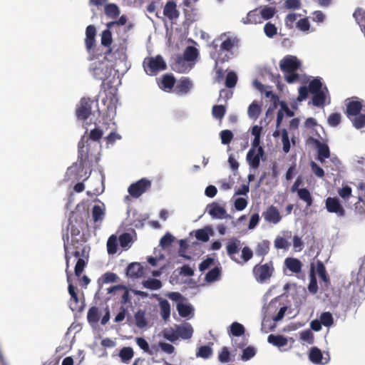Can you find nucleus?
I'll return each instance as SVG.
<instances>
[{"label":"nucleus","mask_w":365,"mask_h":365,"mask_svg":"<svg viewBox=\"0 0 365 365\" xmlns=\"http://www.w3.org/2000/svg\"><path fill=\"white\" fill-rule=\"evenodd\" d=\"M239 39L236 36H228L221 43L219 49L217 45L214 46L216 53L212 58H215V63H225L228 61L233 55V49L238 48Z\"/></svg>","instance_id":"obj_1"},{"label":"nucleus","mask_w":365,"mask_h":365,"mask_svg":"<svg viewBox=\"0 0 365 365\" xmlns=\"http://www.w3.org/2000/svg\"><path fill=\"white\" fill-rule=\"evenodd\" d=\"M241 248L240 241L237 238H232L227 242L226 245V250L228 256L232 259V260L235 261L237 263H245L251 259L253 257L252 250L247 246L244 247L242 249V255L240 261L235 257V255L237 254Z\"/></svg>","instance_id":"obj_2"},{"label":"nucleus","mask_w":365,"mask_h":365,"mask_svg":"<svg viewBox=\"0 0 365 365\" xmlns=\"http://www.w3.org/2000/svg\"><path fill=\"white\" fill-rule=\"evenodd\" d=\"M76 243L78 245L76 246L74 244H73V250L71 253L69 252V255L71 257L73 256L78 258L75 266L74 272L77 277H80L88 263V252L86 250V246H84L83 244H79L78 240L76 241Z\"/></svg>","instance_id":"obj_3"},{"label":"nucleus","mask_w":365,"mask_h":365,"mask_svg":"<svg viewBox=\"0 0 365 365\" xmlns=\"http://www.w3.org/2000/svg\"><path fill=\"white\" fill-rule=\"evenodd\" d=\"M198 50L192 46H187L183 53V56H178L172 65V68L178 73H184L187 70L185 61H195L198 57Z\"/></svg>","instance_id":"obj_4"},{"label":"nucleus","mask_w":365,"mask_h":365,"mask_svg":"<svg viewBox=\"0 0 365 365\" xmlns=\"http://www.w3.org/2000/svg\"><path fill=\"white\" fill-rule=\"evenodd\" d=\"M274 272V263L269 261L264 264L259 263L254 266L252 274L259 283H265L269 280Z\"/></svg>","instance_id":"obj_5"},{"label":"nucleus","mask_w":365,"mask_h":365,"mask_svg":"<svg viewBox=\"0 0 365 365\" xmlns=\"http://www.w3.org/2000/svg\"><path fill=\"white\" fill-rule=\"evenodd\" d=\"M88 158V153L87 150H85L84 148H78V164L75 163L72 166L69 167L67 170L66 174L69 176L70 178H72L76 180H78L81 179L82 175H79L80 172H83L85 163Z\"/></svg>","instance_id":"obj_6"},{"label":"nucleus","mask_w":365,"mask_h":365,"mask_svg":"<svg viewBox=\"0 0 365 365\" xmlns=\"http://www.w3.org/2000/svg\"><path fill=\"white\" fill-rule=\"evenodd\" d=\"M144 70L150 76L156 75L166 68V63L161 56L146 58L143 61Z\"/></svg>","instance_id":"obj_7"},{"label":"nucleus","mask_w":365,"mask_h":365,"mask_svg":"<svg viewBox=\"0 0 365 365\" xmlns=\"http://www.w3.org/2000/svg\"><path fill=\"white\" fill-rule=\"evenodd\" d=\"M93 106H98V101H93L89 98H82L76 110L77 118L86 120L92 114Z\"/></svg>","instance_id":"obj_8"},{"label":"nucleus","mask_w":365,"mask_h":365,"mask_svg":"<svg viewBox=\"0 0 365 365\" xmlns=\"http://www.w3.org/2000/svg\"><path fill=\"white\" fill-rule=\"evenodd\" d=\"M151 181L147 178H142L132 183L128 188L129 194L135 198L139 197L151 187Z\"/></svg>","instance_id":"obj_9"},{"label":"nucleus","mask_w":365,"mask_h":365,"mask_svg":"<svg viewBox=\"0 0 365 365\" xmlns=\"http://www.w3.org/2000/svg\"><path fill=\"white\" fill-rule=\"evenodd\" d=\"M92 76L97 80L105 81L109 76V68L108 65L103 61H95L92 63L89 68Z\"/></svg>","instance_id":"obj_10"},{"label":"nucleus","mask_w":365,"mask_h":365,"mask_svg":"<svg viewBox=\"0 0 365 365\" xmlns=\"http://www.w3.org/2000/svg\"><path fill=\"white\" fill-rule=\"evenodd\" d=\"M302 177L299 176L291 187L292 192H297L298 197L300 200L305 202L307 207H310L313 203V197L310 192L307 188L299 189V187L302 185Z\"/></svg>","instance_id":"obj_11"},{"label":"nucleus","mask_w":365,"mask_h":365,"mask_svg":"<svg viewBox=\"0 0 365 365\" xmlns=\"http://www.w3.org/2000/svg\"><path fill=\"white\" fill-rule=\"evenodd\" d=\"M325 206L329 212L335 213L339 217H344L346 215V211L337 197H327L325 200Z\"/></svg>","instance_id":"obj_12"},{"label":"nucleus","mask_w":365,"mask_h":365,"mask_svg":"<svg viewBox=\"0 0 365 365\" xmlns=\"http://www.w3.org/2000/svg\"><path fill=\"white\" fill-rule=\"evenodd\" d=\"M264 151L262 147H259L258 150L250 148L247 154V161L250 168L257 169L260 164V159L263 158Z\"/></svg>","instance_id":"obj_13"},{"label":"nucleus","mask_w":365,"mask_h":365,"mask_svg":"<svg viewBox=\"0 0 365 365\" xmlns=\"http://www.w3.org/2000/svg\"><path fill=\"white\" fill-rule=\"evenodd\" d=\"M301 66L300 61L294 56H287L280 61V68L283 72L297 71Z\"/></svg>","instance_id":"obj_14"},{"label":"nucleus","mask_w":365,"mask_h":365,"mask_svg":"<svg viewBox=\"0 0 365 365\" xmlns=\"http://www.w3.org/2000/svg\"><path fill=\"white\" fill-rule=\"evenodd\" d=\"M264 220L269 223L277 224L282 220L279 210L274 205L269 206L262 213Z\"/></svg>","instance_id":"obj_15"},{"label":"nucleus","mask_w":365,"mask_h":365,"mask_svg":"<svg viewBox=\"0 0 365 365\" xmlns=\"http://www.w3.org/2000/svg\"><path fill=\"white\" fill-rule=\"evenodd\" d=\"M363 108L362 102L357 100H351L346 104L345 113L349 119L353 115H357Z\"/></svg>","instance_id":"obj_16"},{"label":"nucleus","mask_w":365,"mask_h":365,"mask_svg":"<svg viewBox=\"0 0 365 365\" xmlns=\"http://www.w3.org/2000/svg\"><path fill=\"white\" fill-rule=\"evenodd\" d=\"M96 29L93 25H89L86 29L85 45L86 50L90 52L96 43Z\"/></svg>","instance_id":"obj_17"},{"label":"nucleus","mask_w":365,"mask_h":365,"mask_svg":"<svg viewBox=\"0 0 365 365\" xmlns=\"http://www.w3.org/2000/svg\"><path fill=\"white\" fill-rule=\"evenodd\" d=\"M192 84L187 77L181 78L175 86L174 92L178 95L187 94L192 88Z\"/></svg>","instance_id":"obj_18"},{"label":"nucleus","mask_w":365,"mask_h":365,"mask_svg":"<svg viewBox=\"0 0 365 365\" xmlns=\"http://www.w3.org/2000/svg\"><path fill=\"white\" fill-rule=\"evenodd\" d=\"M262 16L258 9L249 11L245 18H242V22L244 24H257L262 23Z\"/></svg>","instance_id":"obj_19"},{"label":"nucleus","mask_w":365,"mask_h":365,"mask_svg":"<svg viewBox=\"0 0 365 365\" xmlns=\"http://www.w3.org/2000/svg\"><path fill=\"white\" fill-rule=\"evenodd\" d=\"M175 332L179 337L183 339H189L192 336L193 329L190 324L184 323L176 326Z\"/></svg>","instance_id":"obj_20"},{"label":"nucleus","mask_w":365,"mask_h":365,"mask_svg":"<svg viewBox=\"0 0 365 365\" xmlns=\"http://www.w3.org/2000/svg\"><path fill=\"white\" fill-rule=\"evenodd\" d=\"M309 359L312 362L316 364H325L329 361V359L323 357L321 350L316 346L311 348L309 354Z\"/></svg>","instance_id":"obj_21"},{"label":"nucleus","mask_w":365,"mask_h":365,"mask_svg":"<svg viewBox=\"0 0 365 365\" xmlns=\"http://www.w3.org/2000/svg\"><path fill=\"white\" fill-rule=\"evenodd\" d=\"M209 208L208 212L213 217L217 219L230 217L229 215H227L225 209L216 202L209 205Z\"/></svg>","instance_id":"obj_22"},{"label":"nucleus","mask_w":365,"mask_h":365,"mask_svg":"<svg viewBox=\"0 0 365 365\" xmlns=\"http://www.w3.org/2000/svg\"><path fill=\"white\" fill-rule=\"evenodd\" d=\"M316 147L317 148V160L321 163H324L325 159L330 157V150L327 144L316 140Z\"/></svg>","instance_id":"obj_23"},{"label":"nucleus","mask_w":365,"mask_h":365,"mask_svg":"<svg viewBox=\"0 0 365 365\" xmlns=\"http://www.w3.org/2000/svg\"><path fill=\"white\" fill-rule=\"evenodd\" d=\"M163 14L170 20L178 19L180 15V13L177 9L176 4L173 1H169L166 3L164 7Z\"/></svg>","instance_id":"obj_24"},{"label":"nucleus","mask_w":365,"mask_h":365,"mask_svg":"<svg viewBox=\"0 0 365 365\" xmlns=\"http://www.w3.org/2000/svg\"><path fill=\"white\" fill-rule=\"evenodd\" d=\"M71 276L70 277L69 282L67 280L68 283V293L71 295V303H70V307L71 309L74 311L79 309V299L77 292H76V288L71 283Z\"/></svg>","instance_id":"obj_25"},{"label":"nucleus","mask_w":365,"mask_h":365,"mask_svg":"<svg viewBox=\"0 0 365 365\" xmlns=\"http://www.w3.org/2000/svg\"><path fill=\"white\" fill-rule=\"evenodd\" d=\"M262 103L254 101L248 107L247 115L250 118L257 120L262 112Z\"/></svg>","instance_id":"obj_26"},{"label":"nucleus","mask_w":365,"mask_h":365,"mask_svg":"<svg viewBox=\"0 0 365 365\" xmlns=\"http://www.w3.org/2000/svg\"><path fill=\"white\" fill-rule=\"evenodd\" d=\"M286 267L292 273H299L302 271V264L301 261L297 258L287 257L284 260Z\"/></svg>","instance_id":"obj_27"},{"label":"nucleus","mask_w":365,"mask_h":365,"mask_svg":"<svg viewBox=\"0 0 365 365\" xmlns=\"http://www.w3.org/2000/svg\"><path fill=\"white\" fill-rule=\"evenodd\" d=\"M118 356L124 364H129L134 356V351L132 347L124 346L120 349Z\"/></svg>","instance_id":"obj_28"},{"label":"nucleus","mask_w":365,"mask_h":365,"mask_svg":"<svg viewBox=\"0 0 365 365\" xmlns=\"http://www.w3.org/2000/svg\"><path fill=\"white\" fill-rule=\"evenodd\" d=\"M270 242L267 240L259 242L255 247V255L262 257V259L269 252Z\"/></svg>","instance_id":"obj_29"},{"label":"nucleus","mask_w":365,"mask_h":365,"mask_svg":"<svg viewBox=\"0 0 365 365\" xmlns=\"http://www.w3.org/2000/svg\"><path fill=\"white\" fill-rule=\"evenodd\" d=\"M112 41L113 40L111 31L108 29L104 30L101 35V44L104 46L109 47V48L105 53L106 57H108L113 51V48L110 47Z\"/></svg>","instance_id":"obj_30"},{"label":"nucleus","mask_w":365,"mask_h":365,"mask_svg":"<svg viewBox=\"0 0 365 365\" xmlns=\"http://www.w3.org/2000/svg\"><path fill=\"white\" fill-rule=\"evenodd\" d=\"M160 313L165 322H167L170 316V304L167 299H161L159 301Z\"/></svg>","instance_id":"obj_31"},{"label":"nucleus","mask_w":365,"mask_h":365,"mask_svg":"<svg viewBox=\"0 0 365 365\" xmlns=\"http://www.w3.org/2000/svg\"><path fill=\"white\" fill-rule=\"evenodd\" d=\"M63 242H64L63 247H64V251H65V259H66V273L67 279L69 282V279H70V277L71 275V271L68 270L69 261L71 259V256L69 255L68 247L67 245V244L68 242V240H69L68 233H66V235H64L63 236Z\"/></svg>","instance_id":"obj_32"},{"label":"nucleus","mask_w":365,"mask_h":365,"mask_svg":"<svg viewBox=\"0 0 365 365\" xmlns=\"http://www.w3.org/2000/svg\"><path fill=\"white\" fill-rule=\"evenodd\" d=\"M267 341L279 348L286 346L288 343L287 339L282 335L270 334L268 336Z\"/></svg>","instance_id":"obj_33"},{"label":"nucleus","mask_w":365,"mask_h":365,"mask_svg":"<svg viewBox=\"0 0 365 365\" xmlns=\"http://www.w3.org/2000/svg\"><path fill=\"white\" fill-rule=\"evenodd\" d=\"M143 273V268L140 263L133 262L128 265L127 274L131 277H138Z\"/></svg>","instance_id":"obj_34"},{"label":"nucleus","mask_w":365,"mask_h":365,"mask_svg":"<svg viewBox=\"0 0 365 365\" xmlns=\"http://www.w3.org/2000/svg\"><path fill=\"white\" fill-rule=\"evenodd\" d=\"M317 272L319 277L325 284H329L330 283L329 277L327 274L326 268L323 262L320 260H318L317 262Z\"/></svg>","instance_id":"obj_35"},{"label":"nucleus","mask_w":365,"mask_h":365,"mask_svg":"<svg viewBox=\"0 0 365 365\" xmlns=\"http://www.w3.org/2000/svg\"><path fill=\"white\" fill-rule=\"evenodd\" d=\"M177 310L180 317H187L192 313L193 309L190 304L179 302L177 304Z\"/></svg>","instance_id":"obj_36"},{"label":"nucleus","mask_w":365,"mask_h":365,"mask_svg":"<svg viewBox=\"0 0 365 365\" xmlns=\"http://www.w3.org/2000/svg\"><path fill=\"white\" fill-rule=\"evenodd\" d=\"M106 15L112 19L118 17L120 14V9L115 4H108L105 6Z\"/></svg>","instance_id":"obj_37"},{"label":"nucleus","mask_w":365,"mask_h":365,"mask_svg":"<svg viewBox=\"0 0 365 365\" xmlns=\"http://www.w3.org/2000/svg\"><path fill=\"white\" fill-rule=\"evenodd\" d=\"M353 118L351 117V121L353 126L356 129H361L365 127V113L358 114L357 115H353Z\"/></svg>","instance_id":"obj_38"},{"label":"nucleus","mask_w":365,"mask_h":365,"mask_svg":"<svg viewBox=\"0 0 365 365\" xmlns=\"http://www.w3.org/2000/svg\"><path fill=\"white\" fill-rule=\"evenodd\" d=\"M135 325L140 329L145 328L148 325L144 311L138 310L135 314Z\"/></svg>","instance_id":"obj_39"},{"label":"nucleus","mask_w":365,"mask_h":365,"mask_svg":"<svg viewBox=\"0 0 365 365\" xmlns=\"http://www.w3.org/2000/svg\"><path fill=\"white\" fill-rule=\"evenodd\" d=\"M161 84L163 89L175 88V78L172 74H165L162 78Z\"/></svg>","instance_id":"obj_40"},{"label":"nucleus","mask_w":365,"mask_h":365,"mask_svg":"<svg viewBox=\"0 0 365 365\" xmlns=\"http://www.w3.org/2000/svg\"><path fill=\"white\" fill-rule=\"evenodd\" d=\"M118 250V239L114 235L110 236L107 241V251L109 255H113Z\"/></svg>","instance_id":"obj_41"},{"label":"nucleus","mask_w":365,"mask_h":365,"mask_svg":"<svg viewBox=\"0 0 365 365\" xmlns=\"http://www.w3.org/2000/svg\"><path fill=\"white\" fill-rule=\"evenodd\" d=\"M220 274L221 269L218 267H215L206 274L205 279L207 282H213L220 278Z\"/></svg>","instance_id":"obj_42"},{"label":"nucleus","mask_w":365,"mask_h":365,"mask_svg":"<svg viewBox=\"0 0 365 365\" xmlns=\"http://www.w3.org/2000/svg\"><path fill=\"white\" fill-rule=\"evenodd\" d=\"M276 11L275 7L269 6H264L261 10H259L262 21L272 19L274 16Z\"/></svg>","instance_id":"obj_43"},{"label":"nucleus","mask_w":365,"mask_h":365,"mask_svg":"<svg viewBox=\"0 0 365 365\" xmlns=\"http://www.w3.org/2000/svg\"><path fill=\"white\" fill-rule=\"evenodd\" d=\"M115 289H123L124 290V292L121 297V304H125L130 302L129 290L125 287H124L123 285L114 286L108 289V292H113V290H115Z\"/></svg>","instance_id":"obj_44"},{"label":"nucleus","mask_w":365,"mask_h":365,"mask_svg":"<svg viewBox=\"0 0 365 365\" xmlns=\"http://www.w3.org/2000/svg\"><path fill=\"white\" fill-rule=\"evenodd\" d=\"M100 314L96 307H91L87 313V319L90 324L97 323L99 321Z\"/></svg>","instance_id":"obj_45"},{"label":"nucleus","mask_w":365,"mask_h":365,"mask_svg":"<svg viewBox=\"0 0 365 365\" xmlns=\"http://www.w3.org/2000/svg\"><path fill=\"white\" fill-rule=\"evenodd\" d=\"M353 17L361 29L363 28V23L365 24V10L361 8H357L353 14Z\"/></svg>","instance_id":"obj_46"},{"label":"nucleus","mask_w":365,"mask_h":365,"mask_svg":"<svg viewBox=\"0 0 365 365\" xmlns=\"http://www.w3.org/2000/svg\"><path fill=\"white\" fill-rule=\"evenodd\" d=\"M226 113V108L222 105H215L212 109L213 117L218 120H222Z\"/></svg>","instance_id":"obj_47"},{"label":"nucleus","mask_w":365,"mask_h":365,"mask_svg":"<svg viewBox=\"0 0 365 365\" xmlns=\"http://www.w3.org/2000/svg\"><path fill=\"white\" fill-rule=\"evenodd\" d=\"M245 327L240 323L235 322L230 325V334L235 336H240L245 334Z\"/></svg>","instance_id":"obj_48"},{"label":"nucleus","mask_w":365,"mask_h":365,"mask_svg":"<svg viewBox=\"0 0 365 365\" xmlns=\"http://www.w3.org/2000/svg\"><path fill=\"white\" fill-rule=\"evenodd\" d=\"M326 100L324 93L322 91L313 93L312 103L315 106H323Z\"/></svg>","instance_id":"obj_49"},{"label":"nucleus","mask_w":365,"mask_h":365,"mask_svg":"<svg viewBox=\"0 0 365 365\" xmlns=\"http://www.w3.org/2000/svg\"><path fill=\"white\" fill-rule=\"evenodd\" d=\"M105 215V212L100 205H95L92 210V217L94 222L101 221Z\"/></svg>","instance_id":"obj_50"},{"label":"nucleus","mask_w":365,"mask_h":365,"mask_svg":"<svg viewBox=\"0 0 365 365\" xmlns=\"http://www.w3.org/2000/svg\"><path fill=\"white\" fill-rule=\"evenodd\" d=\"M212 349L209 346H201L196 354L197 356L202 359H208L212 354Z\"/></svg>","instance_id":"obj_51"},{"label":"nucleus","mask_w":365,"mask_h":365,"mask_svg":"<svg viewBox=\"0 0 365 365\" xmlns=\"http://www.w3.org/2000/svg\"><path fill=\"white\" fill-rule=\"evenodd\" d=\"M322 324L327 327H331L334 324L332 314L329 312H323L319 318Z\"/></svg>","instance_id":"obj_52"},{"label":"nucleus","mask_w":365,"mask_h":365,"mask_svg":"<svg viewBox=\"0 0 365 365\" xmlns=\"http://www.w3.org/2000/svg\"><path fill=\"white\" fill-rule=\"evenodd\" d=\"M143 285L148 289L157 290L161 288L162 282L157 279H149L144 282Z\"/></svg>","instance_id":"obj_53"},{"label":"nucleus","mask_w":365,"mask_h":365,"mask_svg":"<svg viewBox=\"0 0 365 365\" xmlns=\"http://www.w3.org/2000/svg\"><path fill=\"white\" fill-rule=\"evenodd\" d=\"M118 276L116 274L108 272L103 274L98 281L101 282L103 284H108L116 282Z\"/></svg>","instance_id":"obj_54"},{"label":"nucleus","mask_w":365,"mask_h":365,"mask_svg":"<svg viewBox=\"0 0 365 365\" xmlns=\"http://www.w3.org/2000/svg\"><path fill=\"white\" fill-rule=\"evenodd\" d=\"M103 130L98 128H96L90 131L88 138L86 140L88 142V140L95 141V142H100L102 136H103Z\"/></svg>","instance_id":"obj_55"},{"label":"nucleus","mask_w":365,"mask_h":365,"mask_svg":"<svg viewBox=\"0 0 365 365\" xmlns=\"http://www.w3.org/2000/svg\"><path fill=\"white\" fill-rule=\"evenodd\" d=\"M282 134V142L283 144V151L287 153L290 150V143L288 132L286 129H282L281 131Z\"/></svg>","instance_id":"obj_56"},{"label":"nucleus","mask_w":365,"mask_h":365,"mask_svg":"<svg viewBox=\"0 0 365 365\" xmlns=\"http://www.w3.org/2000/svg\"><path fill=\"white\" fill-rule=\"evenodd\" d=\"M221 143L223 145H228L232 140L234 135L231 130H223L220 133Z\"/></svg>","instance_id":"obj_57"},{"label":"nucleus","mask_w":365,"mask_h":365,"mask_svg":"<svg viewBox=\"0 0 365 365\" xmlns=\"http://www.w3.org/2000/svg\"><path fill=\"white\" fill-rule=\"evenodd\" d=\"M322 83L318 78H314L309 83V90L312 93L322 91Z\"/></svg>","instance_id":"obj_58"},{"label":"nucleus","mask_w":365,"mask_h":365,"mask_svg":"<svg viewBox=\"0 0 365 365\" xmlns=\"http://www.w3.org/2000/svg\"><path fill=\"white\" fill-rule=\"evenodd\" d=\"M237 81V76L233 71H230L227 73L225 79L226 87L231 88L235 86Z\"/></svg>","instance_id":"obj_59"},{"label":"nucleus","mask_w":365,"mask_h":365,"mask_svg":"<svg viewBox=\"0 0 365 365\" xmlns=\"http://www.w3.org/2000/svg\"><path fill=\"white\" fill-rule=\"evenodd\" d=\"M218 360L222 363H227L230 361V353L227 346H223L219 352Z\"/></svg>","instance_id":"obj_60"},{"label":"nucleus","mask_w":365,"mask_h":365,"mask_svg":"<svg viewBox=\"0 0 365 365\" xmlns=\"http://www.w3.org/2000/svg\"><path fill=\"white\" fill-rule=\"evenodd\" d=\"M195 236L196 239L202 242H206L209 240V233L206 229H199L195 231Z\"/></svg>","instance_id":"obj_61"},{"label":"nucleus","mask_w":365,"mask_h":365,"mask_svg":"<svg viewBox=\"0 0 365 365\" xmlns=\"http://www.w3.org/2000/svg\"><path fill=\"white\" fill-rule=\"evenodd\" d=\"M341 121V115L339 113H333L328 118V123L331 127L338 126Z\"/></svg>","instance_id":"obj_62"},{"label":"nucleus","mask_w":365,"mask_h":365,"mask_svg":"<svg viewBox=\"0 0 365 365\" xmlns=\"http://www.w3.org/2000/svg\"><path fill=\"white\" fill-rule=\"evenodd\" d=\"M174 241V237L169 232L166 233L160 241V245L163 248L169 247Z\"/></svg>","instance_id":"obj_63"},{"label":"nucleus","mask_w":365,"mask_h":365,"mask_svg":"<svg viewBox=\"0 0 365 365\" xmlns=\"http://www.w3.org/2000/svg\"><path fill=\"white\" fill-rule=\"evenodd\" d=\"M277 27L274 24L267 23L264 27V31L267 36L272 38L277 34Z\"/></svg>","instance_id":"obj_64"}]
</instances>
